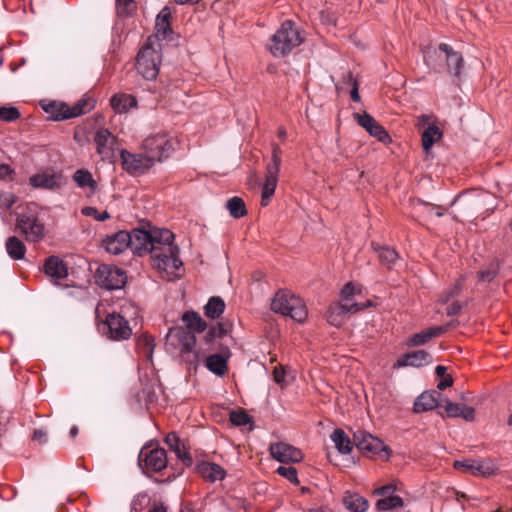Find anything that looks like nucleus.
<instances>
[{
    "mask_svg": "<svg viewBox=\"0 0 512 512\" xmlns=\"http://www.w3.org/2000/svg\"><path fill=\"white\" fill-rule=\"evenodd\" d=\"M160 245L153 249L151 256L153 265L168 280L178 276L182 262L178 257V247L173 244L174 234L171 231L159 233Z\"/></svg>",
    "mask_w": 512,
    "mask_h": 512,
    "instance_id": "1",
    "label": "nucleus"
},
{
    "mask_svg": "<svg viewBox=\"0 0 512 512\" xmlns=\"http://www.w3.org/2000/svg\"><path fill=\"white\" fill-rule=\"evenodd\" d=\"M302 38L294 23L290 20L282 23L271 39L269 51L275 57H283L299 46Z\"/></svg>",
    "mask_w": 512,
    "mask_h": 512,
    "instance_id": "2",
    "label": "nucleus"
},
{
    "mask_svg": "<svg viewBox=\"0 0 512 512\" xmlns=\"http://www.w3.org/2000/svg\"><path fill=\"white\" fill-rule=\"evenodd\" d=\"M160 64V44L152 37H149L138 53L136 68L145 79L153 80L158 75Z\"/></svg>",
    "mask_w": 512,
    "mask_h": 512,
    "instance_id": "3",
    "label": "nucleus"
},
{
    "mask_svg": "<svg viewBox=\"0 0 512 512\" xmlns=\"http://www.w3.org/2000/svg\"><path fill=\"white\" fill-rule=\"evenodd\" d=\"M271 309L275 313L288 316L299 323L307 318V309L304 302L290 291L277 292L272 300Z\"/></svg>",
    "mask_w": 512,
    "mask_h": 512,
    "instance_id": "4",
    "label": "nucleus"
},
{
    "mask_svg": "<svg viewBox=\"0 0 512 512\" xmlns=\"http://www.w3.org/2000/svg\"><path fill=\"white\" fill-rule=\"evenodd\" d=\"M436 56L444 57L447 64L448 73L459 76L463 67V57L460 53L454 51L448 44L442 43L438 49L428 48L424 51V61L434 71H439L436 63Z\"/></svg>",
    "mask_w": 512,
    "mask_h": 512,
    "instance_id": "5",
    "label": "nucleus"
},
{
    "mask_svg": "<svg viewBox=\"0 0 512 512\" xmlns=\"http://www.w3.org/2000/svg\"><path fill=\"white\" fill-rule=\"evenodd\" d=\"M169 231L168 229H157L154 228L150 231L145 229H133L128 232L129 248L131 251L139 256L150 253L153 254V249L161 244L159 233Z\"/></svg>",
    "mask_w": 512,
    "mask_h": 512,
    "instance_id": "6",
    "label": "nucleus"
},
{
    "mask_svg": "<svg viewBox=\"0 0 512 512\" xmlns=\"http://www.w3.org/2000/svg\"><path fill=\"white\" fill-rule=\"evenodd\" d=\"M16 230L26 241L38 243L46 234L45 225L31 212L20 213L16 219Z\"/></svg>",
    "mask_w": 512,
    "mask_h": 512,
    "instance_id": "7",
    "label": "nucleus"
},
{
    "mask_svg": "<svg viewBox=\"0 0 512 512\" xmlns=\"http://www.w3.org/2000/svg\"><path fill=\"white\" fill-rule=\"evenodd\" d=\"M281 165V149L273 146L272 161L267 166L266 178L262 186L261 205L267 206L277 187L278 175Z\"/></svg>",
    "mask_w": 512,
    "mask_h": 512,
    "instance_id": "8",
    "label": "nucleus"
},
{
    "mask_svg": "<svg viewBox=\"0 0 512 512\" xmlns=\"http://www.w3.org/2000/svg\"><path fill=\"white\" fill-rule=\"evenodd\" d=\"M142 149L154 162L162 161L173 150V141L165 133L151 135L143 141Z\"/></svg>",
    "mask_w": 512,
    "mask_h": 512,
    "instance_id": "9",
    "label": "nucleus"
},
{
    "mask_svg": "<svg viewBox=\"0 0 512 512\" xmlns=\"http://www.w3.org/2000/svg\"><path fill=\"white\" fill-rule=\"evenodd\" d=\"M168 345L179 350L181 354H191L189 361H197L198 354L194 351L196 346L195 335L185 330L170 331L167 338Z\"/></svg>",
    "mask_w": 512,
    "mask_h": 512,
    "instance_id": "10",
    "label": "nucleus"
},
{
    "mask_svg": "<svg viewBox=\"0 0 512 512\" xmlns=\"http://www.w3.org/2000/svg\"><path fill=\"white\" fill-rule=\"evenodd\" d=\"M98 283L109 290L121 289L127 281L126 273L119 267L101 265L97 270Z\"/></svg>",
    "mask_w": 512,
    "mask_h": 512,
    "instance_id": "11",
    "label": "nucleus"
},
{
    "mask_svg": "<svg viewBox=\"0 0 512 512\" xmlns=\"http://www.w3.org/2000/svg\"><path fill=\"white\" fill-rule=\"evenodd\" d=\"M120 158L123 169L130 174H142L155 163L146 152L134 154L121 150Z\"/></svg>",
    "mask_w": 512,
    "mask_h": 512,
    "instance_id": "12",
    "label": "nucleus"
},
{
    "mask_svg": "<svg viewBox=\"0 0 512 512\" xmlns=\"http://www.w3.org/2000/svg\"><path fill=\"white\" fill-rule=\"evenodd\" d=\"M353 442L358 450L371 456L379 455L381 452L388 453V447L384 443L365 431H357L353 435Z\"/></svg>",
    "mask_w": 512,
    "mask_h": 512,
    "instance_id": "13",
    "label": "nucleus"
},
{
    "mask_svg": "<svg viewBox=\"0 0 512 512\" xmlns=\"http://www.w3.org/2000/svg\"><path fill=\"white\" fill-rule=\"evenodd\" d=\"M103 326L107 328L108 337L113 340H125L132 334L128 322L119 314H109L103 322Z\"/></svg>",
    "mask_w": 512,
    "mask_h": 512,
    "instance_id": "14",
    "label": "nucleus"
},
{
    "mask_svg": "<svg viewBox=\"0 0 512 512\" xmlns=\"http://www.w3.org/2000/svg\"><path fill=\"white\" fill-rule=\"evenodd\" d=\"M370 305V301H366L363 304L338 303L330 306L326 314V319L329 324L339 327L344 322L347 313L357 312Z\"/></svg>",
    "mask_w": 512,
    "mask_h": 512,
    "instance_id": "15",
    "label": "nucleus"
},
{
    "mask_svg": "<svg viewBox=\"0 0 512 512\" xmlns=\"http://www.w3.org/2000/svg\"><path fill=\"white\" fill-rule=\"evenodd\" d=\"M97 153L103 160H111L117 146L116 137L106 128L99 129L94 136Z\"/></svg>",
    "mask_w": 512,
    "mask_h": 512,
    "instance_id": "16",
    "label": "nucleus"
},
{
    "mask_svg": "<svg viewBox=\"0 0 512 512\" xmlns=\"http://www.w3.org/2000/svg\"><path fill=\"white\" fill-rule=\"evenodd\" d=\"M140 459L148 471L158 472L167 466L166 451L160 447H144L140 452Z\"/></svg>",
    "mask_w": 512,
    "mask_h": 512,
    "instance_id": "17",
    "label": "nucleus"
},
{
    "mask_svg": "<svg viewBox=\"0 0 512 512\" xmlns=\"http://www.w3.org/2000/svg\"><path fill=\"white\" fill-rule=\"evenodd\" d=\"M269 452L273 459L281 463H295L303 459L301 450L285 442L271 444Z\"/></svg>",
    "mask_w": 512,
    "mask_h": 512,
    "instance_id": "18",
    "label": "nucleus"
},
{
    "mask_svg": "<svg viewBox=\"0 0 512 512\" xmlns=\"http://www.w3.org/2000/svg\"><path fill=\"white\" fill-rule=\"evenodd\" d=\"M358 124L363 127L371 136L386 144L391 141L387 131L372 116L367 113L356 114Z\"/></svg>",
    "mask_w": 512,
    "mask_h": 512,
    "instance_id": "19",
    "label": "nucleus"
},
{
    "mask_svg": "<svg viewBox=\"0 0 512 512\" xmlns=\"http://www.w3.org/2000/svg\"><path fill=\"white\" fill-rule=\"evenodd\" d=\"M444 396L439 391H426L418 396L414 402L413 410L415 413H422L432 410L436 407L441 408Z\"/></svg>",
    "mask_w": 512,
    "mask_h": 512,
    "instance_id": "20",
    "label": "nucleus"
},
{
    "mask_svg": "<svg viewBox=\"0 0 512 512\" xmlns=\"http://www.w3.org/2000/svg\"><path fill=\"white\" fill-rule=\"evenodd\" d=\"M129 239L128 232L119 231L115 234L107 235L102 240V246L109 253L117 255L129 248Z\"/></svg>",
    "mask_w": 512,
    "mask_h": 512,
    "instance_id": "21",
    "label": "nucleus"
},
{
    "mask_svg": "<svg viewBox=\"0 0 512 512\" xmlns=\"http://www.w3.org/2000/svg\"><path fill=\"white\" fill-rule=\"evenodd\" d=\"M432 362V356L425 350H417L404 354L395 364V368L413 366L422 367Z\"/></svg>",
    "mask_w": 512,
    "mask_h": 512,
    "instance_id": "22",
    "label": "nucleus"
},
{
    "mask_svg": "<svg viewBox=\"0 0 512 512\" xmlns=\"http://www.w3.org/2000/svg\"><path fill=\"white\" fill-rule=\"evenodd\" d=\"M441 408L444 409L448 417H462L466 421H473L475 419V410L472 407L452 403L446 397L443 398Z\"/></svg>",
    "mask_w": 512,
    "mask_h": 512,
    "instance_id": "23",
    "label": "nucleus"
},
{
    "mask_svg": "<svg viewBox=\"0 0 512 512\" xmlns=\"http://www.w3.org/2000/svg\"><path fill=\"white\" fill-rule=\"evenodd\" d=\"M453 325L454 323L451 322L447 325L430 327L419 333H415L407 340V345L411 347L423 345L427 343L430 339L445 333L448 330V328Z\"/></svg>",
    "mask_w": 512,
    "mask_h": 512,
    "instance_id": "24",
    "label": "nucleus"
},
{
    "mask_svg": "<svg viewBox=\"0 0 512 512\" xmlns=\"http://www.w3.org/2000/svg\"><path fill=\"white\" fill-rule=\"evenodd\" d=\"M45 274L55 282L67 277L68 270L64 262L58 256H50L44 263Z\"/></svg>",
    "mask_w": 512,
    "mask_h": 512,
    "instance_id": "25",
    "label": "nucleus"
},
{
    "mask_svg": "<svg viewBox=\"0 0 512 512\" xmlns=\"http://www.w3.org/2000/svg\"><path fill=\"white\" fill-rule=\"evenodd\" d=\"M29 182L35 188L52 190L59 187L60 177L52 172H42L31 176Z\"/></svg>",
    "mask_w": 512,
    "mask_h": 512,
    "instance_id": "26",
    "label": "nucleus"
},
{
    "mask_svg": "<svg viewBox=\"0 0 512 512\" xmlns=\"http://www.w3.org/2000/svg\"><path fill=\"white\" fill-rule=\"evenodd\" d=\"M196 469L203 479L210 482L222 480L225 477L224 469L215 463L201 462L197 465Z\"/></svg>",
    "mask_w": 512,
    "mask_h": 512,
    "instance_id": "27",
    "label": "nucleus"
},
{
    "mask_svg": "<svg viewBox=\"0 0 512 512\" xmlns=\"http://www.w3.org/2000/svg\"><path fill=\"white\" fill-rule=\"evenodd\" d=\"M170 16L171 11L169 7H164L160 13L156 17L155 21V29H156V35L151 36L153 39H155L156 42L158 37L166 38V36L171 32L170 27Z\"/></svg>",
    "mask_w": 512,
    "mask_h": 512,
    "instance_id": "28",
    "label": "nucleus"
},
{
    "mask_svg": "<svg viewBox=\"0 0 512 512\" xmlns=\"http://www.w3.org/2000/svg\"><path fill=\"white\" fill-rule=\"evenodd\" d=\"M454 467L457 469H462L464 472H467L471 475H488L490 474V468L485 466L482 462L476 460H463V461H455Z\"/></svg>",
    "mask_w": 512,
    "mask_h": 512,
    "instance_id": "29",
    "label": "nucleus"
},
{
    "mask_svg": "<svg viewBox=\"0 0 512 512\" xmlns=\"http://www.w3.org/2000/svg\"><path fill=\"white\" fill-rule=\"evenodd\" d=\"M165 443L169 449L176 454L177 458L181 459L186 465L191 464V457L186 452L183 443L175 433H169L165 438Z\"/></svg>",
    "mask_w": 512,
    "mask_h": 512,
    "instance_id": "30",
    "label": "nucleus"
},
{
    "mask_svg": "<svg viewBox=\"0 0 512 512\" xmlns=\"http://www.w3.org/2000/svg\"><path fill=\"white\" fill-rule=\"evenodd\" d=\"M110 103L117 113H126L136 107L137 100L134 96L129 94H115L112 96Z\"/></svg>",
    "mask_w": 512,
    "mask_h": 512,
    "instance_id": "31",
    "label": "nucleus"
},
{
    "mask_svg": "<svg viewBox=\"0 0 512 512\" xmlns=\"http://www.w3.org/2000/svg\"><path fill=\"white\" fill-rule=\"evenodd\" d=\"M227 360L228 356L217 353L212 354L207 357L205 366L215 375L223 376L228 370Z\"/></svg>",
    "mask_w": 512,
    "mask_h": 512,
    "instance_id": "32",
    "label": "nucleus"
},
{
    "mask_svg": "<svg viewBox=\"0 0 512 512\" xmlns=\"http://www.w3.org/2000/svg\"><path fill=\"white\" fill-rule=\"evenodd\" d=\"M93 107L92 102L88 100H81L72 108L63 106L62 111L56 116V119H68L72 117L80 116L88 111H90Z\"/></svg>",
    "mask_w": 512,
    "mask_h": 512,
    "instance_id": "33",
    "label": "nucleus"
},
{
    "mask_svg": "<svg viewBox=\"0 0 512 512\" xmlns=\"http://www.w3.org/2000/svg\"><path fill=\"white\" fill-rule=\"evenodd\" d=\"M343 503L346 509L351 512H366L368 509V501L357 493L346 492Z\"/></svg>",
    "mask_w": 512,
    "mask_h": 512,
    "instance_id": "34",
    "label": "nucleus"
},
{
    "mask_svg": "<svg viewBox=\"0 0 512 512\" xmlns=\"http://www.w3.org/2000/svg\"><path fill=\"white\" fill-rule=\"evenodd\" d=\"M6 252L13 260H21L26 254L25 244L16 236H10L5 243Z\"/></svg>",
    "mask_w": 512,
    "mask_h": 512,
    "instance_id": "35",
    "label": "nucleus"
},
{
    "mask_svg": "<svg viewBox=\"0 0 512 512\" xmlns=\"http://www.w3.org/2000/svg\"><path fill=\"white\" fill-rule=\"evenodd\" d=\"M330 438L339 453L349 454L352 451L353 443L342 429H335Z\"/></svg>",
    "mask_w": 512,
    "mask_h": 512,
    "instance_id": "36",
    "label": "nucleus"
},
{
    "mask_svg": "<svg viewBox=\"0 0 512 512\" xmlns=\"http://www.w3.org/2000/svg\"><path fill=\"white\" fill-rule=\"evenodd\" d=\"M442 131L436 125H429L422 133V146L426 153L442 138Z\"/></svg>",
    "mask_w": 512,
    "mask_h": 512,
    "instance_id": "37",
    "label": "nucleus"
},
{
    "mask_svg": "<svg viewBox=\"0 0 512 512\" xmlns=\"http://www.w3.org/2000/svg\"><path fill=\"white\" fill-rule=\"evenodd\" d=\"M73 180L81 188H89L90 191L94 192L97 188V183L93 179L92 174L85 169H78L73 174Z\"/></svg>",
    "mask_w": 512,
    "mask_h": 512,
    "instance_id": "38",
    "label": "nucleus"
},
{
    "mask_svg": "<svg viewBox=\"0 0 512 512\" xmlns=\"http://www.w3.org/2000/svg\"><path fill=\"white\" fill-rule=\"evenodd\" d=\"M225 310V303L222 298L214 296L209 299L207 304L204 306V313L207 317L216 319Z\"/></svg>",
    "mask_w": 512,
    "mask_h": 512,
    "instance_id": "39",
    "label": "nucleus"
},
{
    "mask_svg": "<svg viewBox=\"0 0 512 512\" xmlns=\"http://www.w3.org/2000/svg\"><path fill=\"white\" fill-rule=\"evenodd\" d=\"M226 208L230 215L235 219L242 218L247 214V209L243 199L237 196L230 198L226 202Z\"/></svg>",
    "mask_w": 512,
    "mask_h": 512,
    "instance_id": "40",
    "label": "nucleus"
},
{
    "mask_svg": "<svg viewBox=\"0 0 512 512\" xmlns=\"http://www.w3.org/2000/svg\"><path fill=\"white\" fill-rule=\"evenodd\" d=\"M403 504L404 502L401 497L397 495H392L378 499L375 506L378 511H389L402 507Z\"/></svg>",
    "mask_w": 512,
    "mask_h": 512,
    "instance_id": "41",
    "label": "nucleus"
},
{
    "mask_svg": "<svg viewBox=\"0 0 512 512\" xmlns=\"http://www.w3.org/2000/svg\"><path fill=\"white\" fill-rule=\"evenodd\" d=\"M183 321L186 323L187 327L197 332H203L207 327L206 322L200 315L193 311L184 313Z\"/></svg>",
    "mask_w": 512,
    "mask_h": 512,
    "instance_id": "42",
    "label": "nucleus"
},
{
    "mask_svg": "<svg viewBox=\"0 0 512 512\" xmlns=\"http://www.w3.org/2000/svg\"><path fill=\"white\" fill-rule=\"evenodd\" d=\"M137 347L147 359H151L154 350V339L148 334H143L137 340Z\"/></svg>",
    "mask_w": 512,
    "mask_h": 512,
    "instance_id": "43",
    "label": "nucleus"
},
{
    "mask_svg": "<svg viewBox=\"0 0 512 512\" xmlns=\"http://www.w3.org/2000/svg\"><path fill=\"white\" fill-rule=\"evenodd\" d=\"M378 257L383 264L391 267L398 259V254L391 248L382 247L378 250Z\"/></svg>",
    "mask_w": 512,
    "mask_h": 512,
    "instance_id": "44",
    "label": "nucleus"
},
{
    "mask_svg": "<svg viewBox=\"0 0 512 512\" xmlns=\"http://www.w3.org/2000/svg\"><path fill=\"white\" fill-rule=\"evenodd\" d=\"M361 290L360 288L356 287L354 283L349 282L347 283L342 291H341V302L340 303H349V304H358L357 302H353L351 300V297L360 294Z\"/></svg>",
    "mask_w": 512,
    "mask_h": 512,
    "instance_id": "45",
    "label": "nucleus"
},
{
    "mask_svg": "<svg viewBox=\"0 0 512 512\" xmlns=\"http://www.w3.org/2000/svg\"><path fill=\"white\" fill-rule=\"evenodd\" d=\"M290 373L291 371H288L283 367H275L273 370V378L277 384H279L281 387H284L288 385L290 379H292Z\"/></svg>",
    "mask_w": 512,
    "mask_h": 512,
    "instance_id": "46",
    "label": "nucleus"
},
{
    "mask_svg": "<svg viewBox=\"0 0 512 512\" xmlns=\"http://www.w3.org/2000/svg\"><path fill=\"white\" fill-rule=\"evenodd\" d=\"M116 8L119 15L128 16L136 8L134 0H116Z\"/></svg>",
    "mask_w": 512,
    "mask_h": 512,
    "instance_id": "47",
    "label": "nucleus"
},
{
    "mask_svg": "<svg viewBox=\"0 0 512 512\" xmlns=\"http://www.w3.org/2000/svg\"><path fill=\"white\" fill-rule=\"evenodd\" d=\"M276 472L293 484H298L297 470L294 467L279 466Z\"/></svg>",
    "mask_w": 512,
    "mask_h": 512,
    "instance_id": "48",
    "label": "nucleus"
},
{
    "mask_svg": "<svg viewBox=\"0 0 512 512\" xmlns=\"http://www.w3.org/2000/svg\"><path fill=\"white\" fill-rule=\"evenodd\" d=\"M20 113L15 107H0V119L6 122H12L18 119Z\"/></svg>",
    "mask_w": 512,
    "mask_h": 512,
    "instance_id": "49",
    "label": "nucleus"
},
{
    "mask_svg": "<svg viewBox=\"0 0 512 512\" xmlns=\"http://www.w3.org/2000/svg\"><path fill=\"white\" fill-rule=\"evenodd\" d=\"M498 264L491 263L486 270L480 271L478 273V278L480 281L491 282L498 273Z\"/></svg>",
    "mask_w": 512,
    "mask_h": 512,
    "instance_id": "50",
    "label": "nucleus"
},
{
    "mask_svg": "<svg viewBox=\"0 0 512 512\" xmlns=\"http://www.w3.org/2000/svg\"><path fill=\"white\" fill-rule=\"evenodd\" d=\"M230 420L236 426H244L250 422V417L245 411L239 410L231 412Z\"/></svg>",
    "mask_w": 512,
    "mask_h": 512,
    "instance_id": "51",
    "label": "nucleus"
},
{
    "mask_svg": "<svg viewBox=\"0 0 512 512\" xmlns=\"http://www.w3.org/2000/svg\"><path fill=\"white\" fill-rule=\"evenodd\" d=\"M462 287H463L462 280H458L452 288L448 289L446 292L443 293V295L440 297L439 301L441 303L448 302L450 298H452L460 293V291L462 290Z\"/></svg>",
    "mask_w": 512,
    "mask_h": 512,
    "instance_id": "52",
    "label": "nucleus"
},
{
    "mask_svg": "<svg viewBox=\"0 0 512 512\" xmlns=\"http://www.w3.org/2000/svg\"><path fill=\"white\" fill-rule=\"evenodd\" d=\"M462 287H463L462 280H458L452 288L448 289L446 292L443 293V295L440 297L439 301L441 303L448 302L450 298H452L460 293V291L462 290Z\"/></svg>",
    "mask_w": 512,
    "mask_h": 512,
    "instance_id": "53",
    "label": "nucleus"
},
{
    "mask_svg": "<svg viewBox=\"0 0 512 512\" xmlns=\"http://www.w3.org/2000/svg\"><path fill=\"white\" fill-rule=\"evenodd\" d=\"M16 201V197L11 192H0V207L10 209Z\"/></svg>",
    "mask_w": 512,
    "mask_h": 512,
    "instance_id": "54",
    "label": "nucleus"
},
{
    "mask_svg": "<svg viewBox=\"0 0 512 512\" xmlns=\"http://www.w3.org/2000/svg\"><path fill=\"white\" fill-rule=\"evenodd\" d=\"M395 491H396V486L393 483H389L387 485L377 488L374 491V494L380 496L381 498H385V497L394 495Z\"/></svg>",
    "mask_w": 512,
    "mask_h": 512,
    "instance_id": "55",
    "label": "nucleus"
},
{
    "mask_svg": "<svg viewBox=\"0 0 512 512\" xmlns=\"http://www.w3.org/2000/svg\"><path fill=\"white\" fill-rule=\"evenodd\" d=\"M81 213L84 216L92 217L97 221L99 220L100 212L95 207H91V206L83 207L81 210Z\"/></svg>",
    "mask_w": 512,
    "mask_h": 512,
    "instance_id": "56",
    "label": "nucleus"
},
{
    "mask_svg": "<svg viewBox=\"0 0 512 512\" xmlns=\"http://www.w3.org/2000/svg\"><path fill=\"white\" fill-rule=\"evenodd\" d=\"M33 440L41 444L47 442V433L42 429H37L33 433Z\"/></svg>",
    "mask_w": 512,
    "mask_h": 512,
    "instance_id": "57",
    "label": "nucleus"
},
{
    "mask_svg": "<svg viewBox=\"0 0 512 512\" xmlns=\"http://www.w3.org/2000/svg\"><path fill=\"white\" fill-rule=\"evenodd\" d=\"M453 384V379L450 375L441 377V381L437 385V389L442 391Z\"/></svg>",
    "mask_w": 512,
    "mask_h": 512,
    "instance_id": "58",
    "label": "nucleus"
},
{
    "mask_svg": "<svg viewBox=\"0 0 512 512\" xmlns=\"http://www.w3.org/2000/svg\"><path fill=\"white\" fill-rule=\"evenodd\" d=\"M145 500H147L146 496H138L137 498H135L131 503V512H139L140 508L138 506H140L142 504V501Z\"/></svg>",
    "mask_w": 512,
    "mask_h": 512,
    "instance_id": "59",
    "label": "nucleus"
},
{
    "mask_svg": "<svg viewBox=\"0 0 512 512\" xmlns=\"http://www.w3.org/2000/svg\"><path fill=\"white\" fill-rule=\"evenodd\" d=\"M461 309H462V305L458 302H454L449 306V308L447 310V315L455 316L460 312Z\"/></svg>",
    "mask_w": 512,
    "mask_h": 512,
    "instance_id": "60",
    "label": "nucleus"
},
{
    "mask_svg": "<svg viewBox=\"0 0 512 512\" xmlns=\"http://www.w3.org/2000/svg\"><path fill=\"white\" fill-rule=\"evenodd\" d=\"M416 208L426 211L429 215H433L435 211V207L431 206L429 204L423 203L421 201H418L416 204Z\"/></svg>",
    "mask_w": 512,
    "mask_h": 512,
    "instance_id": "61",
    "label": "nucleus"
},
{
    "mask_svg": "<svg viewBox=\"0 0 512 512\" xmlns=\"http://www.w3.org/2000/svg\"><path fill=\"white\" fill-rule=\"evenodd\" d=\"M13 170L9 165L0 164V178H6L12 174Z\"/></svg>",
    "mask_w": 512,
    "mask_h": 512,
    "instance_id": "62",
    "label": "nucleus"
},
{
    "mask_svg": "<svg viewBox=\"0 0 512 512\" xmlns=\"http://www.w3.org/2000/svg\"><path fill=\"white\" fill-rule=\"evenodd\" d=\"M350 96L353 101H355V102L360 101V95L358 92V84L356 81L353 82V88L351 90Z\"/></svg>",
    "mask_w": 512,
    "mask_h": 512,
    "instance_id": "63",
    "label": "nucleus"
},
{
    "mask_svg": "<svg viewBox=\"0 0 512 512\" xmlns=\"http://www.w3.org/2000/svg\"><path fill=\"white\" fill-rule=\"evenodd\" d=\"M430 120H431V116H428V115H422L420 116L418 119H417V126L418 127H421V126H424V125H432L430 123Z\"/></svg>",
    "mask_w": 512,
    "mask_h": 512,
    "instance_id": "64",
    "label": "nucleus"
}]
</instances>
